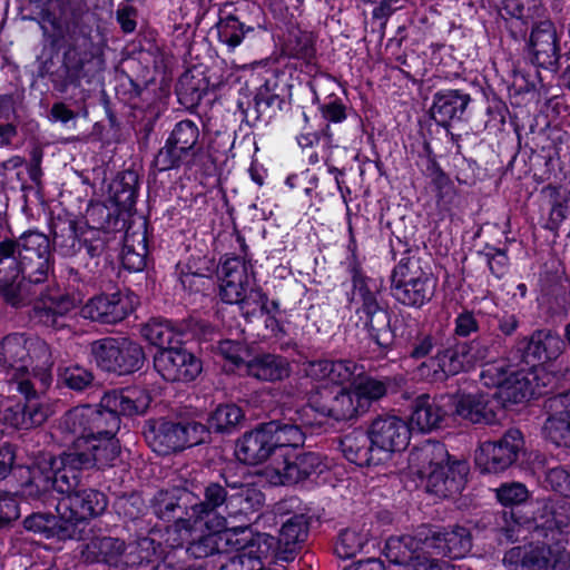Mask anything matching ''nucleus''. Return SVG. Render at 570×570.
<instances>
[{"instance_id": "nucleus-56", "label": "nucleus", "mask_w": 570, "mask_h": 570, "mask_svg": "<svg viewBox=\"0 0 570 570\" xmlns=\"http://www.w3.org/2000/svg\"><path fill=\"white\" fill-rule=\"evenodd\" d=\"M296 140L302 148H308L322 142L324 149H331L333 147V132L327 124L321 132H302L296 137Z\"/></svg>"}, {"instance_id": "nucleus-8", "label": "nucleus", "mask_w": 570, "mask_h": 570, "mask_svg": "<svg viewBox=\"0 0 570 570\" xmlns=\"http://www.w3.org/2000/svg\"><path fill=\"white\" fill-rule=\"evenodd\" d=\"M107 505L106 494L91 488L63 495L56 505L57 537L61 540L83 539L88 521L102 514Z\"/></svg>"}, {"instance_id": "nucleus-64", "label": "nucleus", "mask_w": 570, "mask_h": 570, "mask_svg": "<svg viewBox=\"0 0 570 570\" xmlns=\"http://www.w3.org/2000/svg\"><path fill=\"white\" fill-rule=\"evenodd\" d=\"M454 332L458 336L466 337L479 328V323L471 312H462L455 317Z\"/></svg>"}, {"instance_id": "nucleus-53", "label": "nucleus", "mask_w": 570, "mask_h": 570, "mask_svg": "<svg viewBox=\"0 0 570 570\" xmlns=\"http://www.w3.org/2000/svg\"><path fill=\"white\" fill-rule=\"evenodd\" d=\"M267 296L259 289L253 286L244 299L237 303L240 307L243 315L246 318L256 316L259 313H264L266 309Z\"/></svg>"}, {"instance_id": "nucleus-34", "label": "nucleus", "mask_w": 570, "mask_h": 570, "mask_svg": "<svg viewBox=\"0 0 570 570\" xmlns=\"http://www.w3.org/2000/svg\"><path fill=\"white\" fill-rule=\"evenodd\" d=\"M248 376L263 382H277L287 379L292 372L289 361L278 354L262 353L245 363Z\"/></svg>"}, {"instance_id": "nucleus-3", "label": "nucleus", "mask_w": 570, "mask_h": 570, "mask_svg": "<svg viewBox=\"0 0 570 570\" xmlns=\"http://www.w3.org/2000/svg\"><path fill=\"white\" fill-rule=\"evenodd\" d=\"M543 518L534 517L520 522L514 512L503 514L507 539L517 541L532 532L538 540L535 544L514 547L504 554L503 562L509 570H563L570 566V556L560 538L561 531L554 527L552 518L541 521Z\"/></svg>"}, {"instance_id": "nucleus-48", "label": "nucleus", "mask_w": 570, "mask_h": 570, "mask_svg": "<svg viewBox=\"0 0 570 570\" xmlns=\"http://www.w3.org/2000/svg\"><path fill=\"white\" fill-rule=\"evenodd\" d=\"M188 493L186 491H160L156 497L155 512L164 520H169L177 508H179V501L187 502Z\"/></svg>"}, {"instance_id": "nucleus-44", "label": "nucleus", "mask_w": 570, "mask_h": 570, "mask_svg": "<svg viewBox=\"0 0 570 570\" xmlns=\"http://www.w3.org/2000/svg\"><path fill=\"white\" fill-rule=\"evenodd\" d=\"M81 239V233H79L76 223L69 222L55 232L53 249L63 257H72L80 250Z\"/></svg>"}, {"instance_id": "nucleus-54", "label": "nucleus", "mask_w": 570, "mask_h": 570, "mask_svg": "<svg viewBox=\"0 0 570 570\" xmlns=\"http://www.w3.org/2000/svg\"><path fill=\"white\" fill-rule=\"evenodd\" d=\"M546 483L553 491L570 497V470L563 466H556L548 470Z\"/></svg>"}, {"instance_id": "nucleus-7", "label": "nucleus", "mask_w": 570, "mask_h": 570, "mask_svg": "<svg viewBox=\"0 0 570 570\" xmlns=\"http://www.w3.org/2000/svg\"><path fill=\"white\" fill-rule=\"evenodd\" d=\"M50 240L39 232L28 230L17 239L0 240V266L23 275L30 283H42L50 271Z\"/></svg>"}, {"instance_id": "nucleus-43", "label": "nucleus", "mask_w": 570, "mask_h": 570, "mask_svg": "<svg viewBox=\"0 0 570 570\" xmlns=\"http://www.w3.org/2000/svg\"><path fill=\"white\" fill-rule=\"evenodd\" d=\"M281 551L282 549L275 537L267 533H258L239 554L257 560L265 566L264 560H281L278 558V552Z\"/></svg>"}, {"instance_id": "nucleus-17", "label": "nucleus", "mask_w": 570, "mask_h": 570, "mask_svg": "<svg viewBox=\"0 0 570 570\" xmlns=\"http://www.w3.org/2000/svg\"><path fill=\"white\" fill-rule=\"evenodd\" d=\"M199 129L191 120H181L175 125L165 146L158 151L155 163L160 170L181 165L190 166L198 155Z\"/></svg>"}, {"instance_id": "nucleus-31", "label": "nucleus", "mask_w": 570, "mask_h": 570, "mask_svg": "<svg viewBox=\"0 0 570 570\" xmlns=\"http://www.w3.org/2000/svg\"><path fill=\"white\" fill-rule=\"evenodd\" d=\"M470 101V95L461 90L448 89L438 91L433 97L430 109L431 117L436 124L448 127L453 121L462 119Z\"/></svg>"}, {"instance_id": "nucleus-20", "label": "nucleus", "mask_w": 570, "mask_h": 570, "mask_svg": "<svg viewBox=\"0 0 570 570\" xmlns=\"http://www.w3.org/2000/svg\"><path fill=\"white\" fill-rule=\"evenodd\" d=\"M219 279L222 299L228 304L239 303L254 286L253 266L244 258L228 257L220 266Z\"/></svg>"}, {"instance_id": "nucleus-35", "label": "nucleus", "mask_w": 570, "mask_h": 570, "mask_svg": "<svg viewBox=\"0 0 570 570\" xmlns=\"http://www.w3.org/2000/svg\"><path fill=\"white\" fill-rule=\"evenodd\" d=\"M147 254L148 244L145 224L137 229L129 226L124 236L122 266L130 272L142 271L146 266Z\"/></svg>"}, {"instance_id": "nucleus-27", "label": "nucleus", "mask_w": 570, "mask_h": 570, "mask_svg": "<svg viewBox=\"0 0 570 570\" xmlns=\"http://www.w3.org/2000/svg\"><path fill=\"white\" fill-rule=\"evenodd\" d=\"M452 396L451 413L473 424H492L495 411L488 395L483 393H456Z\"/></svg>"}, {"instance_id": "nucleus-22", "label": "nucleus", "mask_w": 570, "mask_h": 570, "mask_svg": "<svg viewBox=\"0 0 570 570\" xmlns=\"http://www.w3.org/2000/svg\"><path fill=\"white\" fill-rule=\"evenodd\" d=\"M71 441L75 452L82 460L85 468L97 466L99 469L110 466L117 459L120 448L115 438L104 436H66V441Z\"/></svg>"}, {"instance_id": "nucleus-41", "label": "nucleus", "mask_w": 570, "mask_h": 570, "mask_svg": "<svg viewBox=\"0 0 570 570\" xmlns=\"http://www.w3.org/2000/svg\"><path fill=\"white\" fill-rule=\"evenodd\" d=\"M244 420L243 410L235 404H222L208 417L207 434L209 430L219 433L233 432Z\"/></svg>"}, {"instance_id": "nucleus-51", "label": "nucleus", "mask_w": 570, "mask_h": 570, "mask_svg": "<svg viewBox=\"0 0 570 570\" xmlns=\"http://www.w3.org/2000/svg\"><path fill=\"white\" fill-rule=\"evenodd\" d=\"M59 380L69 389L81 391L89 386L94 380L92 374L78 365H69L59 371Z\"/></svg>"}, {"instance_id": "nucleus-30", "label": "nucleus", "mask_w": 570, "mask_h": 570, "mask_svg": "<svg viewBox=\"0 0 570 570\" xmlns=\"http://www.w3.org/2000/svg\"><path fill=\"white\" fill-rule=\"evenodd\" d=\"M529 49L534 61L541 67H551L558 60V37L551 20L544 19L533 24L529 37Z\"/></svg>"}, {"instance_id": "nucleus-11", "label": "nucleus", "mask_w": 570, "mask_h": 570, "mask_svg": "<svg viewBox=\"0 0 570 570\" xmlns=\"http://www.w3.org/2000/svg\"><path fill=\"white\" fill-rule=\"evenodd\" d=\"M353 291L351 303L361 304L360 309L366 315V324L371 336L380 346H387L392 342L393 334L390 330V316L377 301L382 282L364 276L360 272L353 274Z\"/></svg>"}, {"instance_id": "nucleus-63", "label": "nucleus", "mask_w": 570, "mask_h": 570, "mask_svg": "<svg viewBox=\"0 0 570 570\" xmlns=\"http://www.w3.org/2000/svg\"><path fill=\"white\" fill-rule=\"evenodd\" d=\"M219 570H264V564L257 560L237 554L222 563Z\"/></svg>"}, {"instance_id": "nucleus-15", "label": "nucleus", "mask_w": 570, "mask_h": 570, "mask_svg": "<svg viewBox=\"0 0 570 570\" xmlns=\"http://www.w3.org/2000/svg\"><path fill=\"white\" fill-rule=\"evenodd\" d=\"M524 438L518 429L508 430L497 441H485L475 451V465L482 473L498 474L512 466L524 451Z\"/></svg>"}, {"instance_id": "nucleus-42", "label": "nucleus", "mask_w": 570, "mask_h": 570, "mask_svg": "<svg viewBox=\"0 0 570 570\" xmlns=\"http://www.w3.org/2000/svg\"><path fill=\"white\" fill-rule=\"evenodd\" d=\"M368 541L364 527H353L341 531L335 543V553L341 559H350L360 553Z\"/></svg>"}, {"instance_id": "nucleus-60", "label": "nucleus", "mask_w": 570, "mask_h": 570, "mask_svg": "<svg viewBox=\"0 0 570 570\" xmlns=\"http://www.w3.org/2000/svg\"><path fill=\"white\" fill-rule=\"evenodd\" d=\"M24 528L36 533H43L47 537L57 535V521L50 525V520L42 514H33L23 521Z\"/></svg>"}, {"instance_id": "nucleus-62", "label": "nucleus", "mask_w": 570, "mask_h": 570, "mask_svg": "<svg viewBox=\"0 0 570 570\" xmlns=\"http://www.w3.org/2000/svg\"><path fill=\"white\" fill-rule=\"evenodd\" d=\"M436 345V340L432 334H420L412 344L410 356L413 358H423L428 356Z\"/></svg>"}, {"instance_id": "nucleus-4", "label": "nucleus", "mask_w": 570, "mask_h": 570, "mask_svg": "<svg viewBox=\"0 0 570 570\" xmlns=\"http://www.w3.org/2000/svg\"><path fill=\"white\" fill-rule=\"evenodd\" d=\"M53 364L49 345L39 338L10 334L0 342V367L17 383V390L27 396L35 392V383L47 390L52 382Z\"/></svg>"}, {"instance_id": "nucleus-9", "label": "nucleus", "mask_w": 570, "mask_h": 570, "mask_svg": "<svg viewBox=\"0 0 570 570\" xmlns=\"http://www.w3.org/2000/svg\"><path fill=\"white\" fill-rule=\"evenodd\" d=\"M144 434L154 452L167 455L205 442L207 429L196 421L173 422L161 419L148 423Z\"/></svg>"}, {"instance_id": "nucleus-14", "label": "nucleus", "mask_w": 570, "mask_h": 570, "mask_svg": "<svg viewBox=\"0 0 570 570\" xmlns=\"http://www.w3.org/2000/svg\"><path fill=\"white\" fill-rule=\"evenodd\" d=\"M120 428V419L110 409L80 405L68 411L59 431L66 436H104L115 438Z\"/></svg>"}, {"instance_id": "nucleus-1", "label": "nucleus", "mask_w": 570, "mask_h": 570, "mask_svg": "<svg viewBox=\"0 0 570 570\" xmlns=\"http://www.w3.org/2000/svg\"><path fill=\"white\" fill-rule=\"evenodd\" d=\"M304 372L324 386L311 396V410L333 422L358 419L387 393L385 381L365 376L364 366L353 360L309 361Z\"/></svg>"}, {"instance_id": "nucleus-26", "label": "nucleus", "mask_w": 570, "mask_h": 570, "mask_svg": "<svg viewBox=\"0 0 570 570\" xmlns=\"http://www.w3.org/2000/svg\"><path fill=\"white\" fill-rule=\"evenodd\" d=\"M521 344L524 348L523 361L534 370L538 364L557 360L563 352L562 338L552 331L539 330L524 338Z\"/></svg>"}, {"instance_id": "nucleus-57", "label": "nucleus", "mask_w": 570, "mask_h": 570, "mask_svg": "<svg viewBox=\"0 0 570 570\" xmlns=\"http://www.w3.org/2000/svg\"><path fill=\"white\" fill-rule=\"evenodd\" d=\"M218 353L234 365H239L248 354L247 347L236 341L225 340L219 342Z\"/></svg>"}, {"instance_id": "nucleus-61", "label": "nucleus", "mask_w": 570, "mask_h": 570, "mask_svg": "<svg viewBox=\"0 0 570 570\" xmlns=\"http://www.w3.org/2000/svg\"><path fill=\"white\" fill-rule=\"evenodd\" d=\"M100 232L94 228H87L81 232V246L85 245L90 257L101 254L105 248V242L100 238Z\"/></svg>"}, {"instance_id": "nucleus-33", "label": "nucleus", "mask_w": 570, "mask_h": 570, "mask_svg": "<svg viewBox=\"0 0 570 570\" xmlns=\"http://www.w3.org/2000/svg\"><path fill=\"white\" fill-rule=\"evenodd\" d=\"M540 371L541 370H533L525 372L524 370H512L509 372L508 380L503 382L500 392H495L494 396L503 404H507L520 403L534 395L541 394L538 384H533Z\"/></svg>"}, {"instance_id": "nucleus-49", "label": "nucleus", "mask_w": 570, "mask_h": 570, "mask_svg": "<svg viewBox=\"0 0 570 570\" xmlns=\"http://www.w3.org/2000/svg\"><path fill=\"white\" fill-rule=\"evenodd\" d=\"M263 494L261 491L250 488L242 487L236 494L229 497V504L237 505L238 510L230 512V514L252 512L263 504Z\"/></svg>"}, {"instance_id": "nucleus-50", "label": "nucleus", "mask_w": 570, "mask_h": 570, "mask_svg": "<svg viewBox=\"0 0 570 570\" xmlns=\"http://www.w3.org/2000/svg\"><path fill=\"white\" fill-rule=\"evenodd\" d=\"M511 371V366H509L504 360L487 363L480 373V380L483 385L497 387V392H500L503 382L508 380L509 372Z\"/></svg>"}, {"instance_id": "nucleus-59", "label": "nucleus", "mask_w": 570, "mask_h": 570, "mask_svg": "<svg viewBox=\"0 0 570 570\" xmlns=\"http://www.w3.org/2000/svg\"><path fill=\"white\" fill-rule=\"evenodd\" d=\"M320 111L324 120L327 122H342L346 119L345 106L337 98H330L320 105Z\"/></svg>"}, {"instance_id": "nucleus-55", "label": "nucleus", "mask_w": 570, "mask_h": 570, "mask_svg": "<svg viewBox=\"0 0 570 570\" xmlns=\"http://www.w3.org/2000/svg\"><path fill=\"white\" fill-rule=\"evenodd\" d=\"M76 306L75 298L70 297L69 295H60L58 297H51L49 299V304L47 305V313L45 321L46 323L49 322V317H53L51 321L52 326H61L56 320V315L62 316L63 314L68 313Z\"/></svg>"}, {"instance_id": "nucleus-45", "label": "nucleus", "mask_w": 570, "mask_h": 570, "mask_svg": "<svg viewBox=\"0 0 570 570\" xmlns=\"http://www.w3.org/2000/svg\"><path fill=\"white\" fill-rule=\"evenodd\" d=\"M541 7V0H503L502 14L527 24L540 17Z\"/></svg>"}, {"instance_id": "nucleus-10", "label": "nucleus", "mask_w": 570, "mask_h": 570, "mask_svg": "<svg viewBox=\"0 0 570 570\" xmlns=\"http://www.w3.org/2000/svg\"><path fill=\"white\" fill-rule=\"evenodd\" d=\"M393 297L401 304L420 308L434 295V284L415 257H403L391 275Z\"/></svg>"}, {"instance_id": "nucleus-13", "label": "nucleus", "mask_w": 570, "mask_h": 570, "mask_svg": "<svg viewBox=\"0 0 570 570\" xmlns=\"http://www.w3.org/2000/svg\"><path fill=\"white\" fill-rule=\"evenodd\" d=\"M177 534L173 547L188 543L187 552L196 559L226 551L229 544V533L226 529H216L212 522L196 523L186 519H178L170 528Z\"/></svg>"}, {"instance_id": "nucleus-47", "label": "nucleus", "mask_w": 570, "mask_h": 570, "mask_svg": "<svg viewBox=\"0 0 570 570\" xmlns=\"http://www.w3.org/2000/svg\"><path fill=\"white\" fill-rule=\"evenodd\" d=\"M95 547L98 549L101 559L109 564H129L135 563L128 558L122 560V556L127 549L124 541L110 537L101 538L95 542Z\"/></svg>"}, {"instance_id": "nucleus-21", "label": "nucleus", "mask_w": 570, "mask_h": 570, "mask_svg": "<svg viewBox=\"0 0 570 570\" xmlns=\"http://www.w3.org/2000/svg\"><path fill=\"white\" fill-rule=\"evenodd\" d=\"M371 444L389 455L409 445L411 430L406 421L395 415L376 417L368 430Z\"/></svg>"}, {"instance_id": "nucleus-5", "label": "nucleus", "mask_w": 570, "mask_h": 570, "mask_svg": "<svg viewBox=\"0 0 570 570\" xmlns=\"http://www.w3.org/2000/svg\"><path fill=\"white\" fill-rule=\"evenodd\" d=\"M409 471L426 480V488L439 497H449L462 491L466 475V464L450 462L445 445L438 441H426L411 450Z\"/></svg>"}, {"instance_id": "nucleus-23", "label": "nucleus", "mask_w": 570, "mask_h": 570, "mask_svg": "<svg viewBox=\"0 0 570 570\" xmlns=\"http://www.w3.org/2000/svg\"><path fill=\"white\" fill-rule=\"evenodd\" d=\"M451 402L450 394L417 396L412 404L410 424L420 432H431L441 428L444 420L451 414Z\"/></svg>"}, {"instance_id": "nucleus-2", "label": "nucleus", "mask_w": 570, "mask_h": 570, "mask_svg": "<svg viewBox=\"0 0 570 570\" xmlns=\"http://www.w3.org/2000/svg\"><path fill=\"white\" fill-rule=\"evenodd\" d=\"M304 441L298 425L274 420L244 433L236 442L235 455L249 465L267 462L262 475L273 485L297 483L318 464L314 453H296Z\"/></svg>"}, {"instance_id": "nucleus-24", "label": "nucleus", "mask_w": 570, "mask_h": 570, "mask_svg": "<svg viewBox=\"0 0 570 570\" xmlns=\"http://www.w3.org/2000/svg\"><path fill=\"white\" fill-rule=\"evenodd\" d=\"M543 434L557 445L570 446V390L548 399Z\"/></svg>"}, {"instance_id": "nucleus-39", "label": "nucleus", "mask_w": 570, "mask_h": 570, "mask_svg": "<svg viewBox=\"0 0 570 570\" xmlns=\"http://www.w3.org/2000/svg\"><path fill=\"white\" fill-rule=\"evenodd\" d=\"M141 334L150 344L163 350L173 347L174 343H178L183 330L171 321L154 318L142 326Z\"/></svg>"}, {"instance_id": "nucleus-40", "label": "nucleus", "mask_w": 570, "mask_h": 570, "mask_svg": "<svg viewBox=\"0 0 570 570\" xmlns=\"http://www.w3.org/2000/svg\"><path fill=\"white\" fill-rule=\"evenodd\" d=\"M216 29L219 41L226 45L230 51L235 50L247 35L265 31L261 26L257 29L246 27L233 14L220 17L216 23Z\"/></svg>"}, {"instance_id": "nucleus-37", "label": "nucleus", "mask_w": 570, "mask_h": 570, "mask_svg": "<svg viewBox=\"0 0 570 570\" xmlns=\"http://www.w3.org/2000/svg\"><path fill=\"white\" fill-rule=\"evenodd\" d=\"M341 448L344 456L356 465L379 464L382 458H375L377 451L371 444L370 434L366 435L362 431H353L345 435L341 441Z\"/></svg>"}, {"instance_id": "nucleus-52", "label": "nucleus", "mask_w": 570, "mask_h": 570, "mask_svg": "<svg viewBox=\"0 0 570 570\" xmlns=\"http://www.w3.org/2000/svg\"><path fill=\"white\" fill-rule=\"evenodd\" d=\"M498 501L503 505H514L524 502L529 497V491L523 483L507 482L495 489Z\"/></svg>"}, {"instance_id": "nucleus-28", "label": "nucleus", "mask_w": 570, "mask_h": 570, "mask_svg": "<svg viewBox=\"0 0 570 570\" xmlns=\"http://www.w3.org/2000/svg\"><path fill=\"white\" fill-rule=\"evenodd\" d=\"M151 402L147 390L138 386L112 390L104 394L100 405L110 409L120 419V415L132 416L144 414Z\"/></svg>"}, {"instance_id": "nucleus-19", "label": "nucleus", "mask_w": 570, "mask_h": 570, "mask_svg": "<svg viewBox=\"0 0 570 570\" xmlns=\"http://www.w3.org/2000/svg\"><path fill=\"white\" fill-rule=\"evenodd\" d=\"M137 303V297L131 293L101 294L90 298L80 313L91 321L115 324L132 313Z\"/></svg>"}, {"instance_id": "nucleus-58", "label": "nucleus", "mask_w": 570, "mask_h": 570, "mask_svg": "<svg viewBox=\"0 0 570 570\" xmlns=\"http://www.w3.org/2000/svg\"><path fill=\"white\" fill-rule=\"evenodd\" d=\"M137 9L125 0L118 4L116 20L125 33H131L137 27Z\"/></svg>"}, {"instance_id": "nucleus-29", "label": "nucleus", "mask_w": 570, "mask_h": 570, "mask_svg": "<svg viewBox=\"0 0 570 570\" xmlns=\"http://www.w3.org/2000/svg\"><path fill=\"white\" fill-rule=\"evenodd\" d=\"M45 392L38 383H35V392L26 396L27 402H17L3 410V421L6 424L21 430H29L41 425L48 417V407L37 400V393Z\"/></svg>"}, {"instance_id": "nucleus-46", "label": "nucleus", "mask_w": 570, "mask_h": 570, "mask_svg": "<svg viewBox=\"0 0 570 570\" xmlns=\"http://www.w3.org/2000/svg\"><path fill=\"white\" fill-rule=\"evenodd\" d=\"M3 266L0 267V297L13 306L19 307L23 304V291L21 275H13V271L8 269V275L2 274Z\"/></svg>"}, {"instance_id": "nucleus-18", "label": "nucleus", "mask_w": 570, "mask_h": 570, "mask_svg": "<svg viewBox=\"0 0 570 570\" xmlns=\"http://www.w3.org/2000/svg\"><path fill=\"white\" fill-rule=\"evenodd\" d=\"M154 366L168 382H190L202 372L200 361L180 346L159 350L154 356Z\"/></svg>"}, {"instance_id": "nucleus-32", "label": "nucleus", "mask_w": 570, "mask_h": 570, "mask_svg": "<svg viewBox=\"0 0 570 570\" xmlns=\"http://www.w3.org/2000/svg\"><path fill=\"white\" fill-rule=\"evenodd\" d=\"M424 547L435 550L438 554L453 559L464 557L471 549V535L468 529L455 525L444 532H433L425 537Z\"/></svg>"}, {"instance_id": "nucleus-16", "label": "nucleus", "mask_w": 570, "mask_h": 570, "mask_svg": "<svg viewBox=\"0 0 570 570\" xmlns=\"http://www.w3.org/2000/svg\"><path fill=\"white\" fill-rule=\"evenodd\" d=\"M91 351L99 367L118 374L139 370L145 358L140 345L128 338L107 337L95 342Z\"/></svg>"}, {"instance_id": "nucleus-25", "label": "nucleus", "mask_w": 570, "mask_h": 570, "mask_svg": "<svg viewBox=\"0 0 570 570\" xmlns=\"http://www.w3.org/2000/svg\"><path fill=\"white\" fill-rule=\"evenodd\" d=\"M227 500L229 501L225 488L219 483L212 482L204 490V501L196 502L186 508L185 515L180 519H186L197 524L200 521L212 522L216 529H226V519L219 515L216 510Z\"/></svg>"}, {"instance_id": "nucleus-12", "label": "nucleus", "mask_w": 570, "mask_h": 570, "mask_svg": "<svg viewBox=\"0 0 570 570\" xmlns=\"http://www.w3.org/2000/svg\"><path fill=\"white\" fill-rule=\"evenodd\" d=\"M487 348L480 342L458 343L423 362L416 370L417 375L428 381L441 382L472 367L485 357Z\"/></svg>"}, {"instance_id": "nucleus-6", "label": "nucleus", "mask_w": 570, "mask_h": 570, "mask_svg": "<svg viewBox=\"0 0 570 570\" xmlns=\"http://www.w3.org/2000/svg\"><path fill=\"white\" fill-rule=\"evenodd\" d=\"M85 469L81 458L72 448L57 458L43 454L28 466L30 480L22 485L21 493L27 498L40 499L52 488L69 495L78 489Z\"/></svg>"}, {"instance_id": "nucleus-38", "label": "nucleus", "mask_w": 570, "mask_h": 570, "mask_svg": "<svg viewBox=\"0 0 570 570\" xmlns=\"http://www.w3.org/2000/svg\"><path fill=\"white\" fill-rule=\"evenodd\" d=\"M426 549L424 541L411 535L391 537L384 548V554L390 566H409L420 558L419 551Z\"/></svg>"}, {"instance_id": "nucleus-36", "label": "nucleus", "mask_w": 570, "mask_h": 570, "mask_svg": "<svg viewBox=\"0 0 570 570\" xmlns=\"http://www.w3.org/2000/svg\"><path fill=\"white\" fill-rule=\"evenodd\" d=\"M308 533V523L304 513H295L284 522L279 531V537L276 538L282 549L278 552V558L282 561H289L294 559L295 553L305 541Z\"/></svg>"}]
</instances>
